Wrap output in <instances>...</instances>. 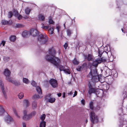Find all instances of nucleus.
<instances>
[{
    "mask_svg": "<svg viewBox=\"0 0 127 127\" xmlns=\"http://www.w3.org/2000/svg\"><path fill=\"white\" fill-rule=\"evenodd\" d=\"M13 112H14L15 114L16 115V116L18 117H19V116L17 114V112L16 111V110L15 109H13Z\"/></svg>",
    "mask_w": 127,
    "mask_h": 127,
    "instance_id": "43",
    "label": "nucleus"
},
{
    "mask_svg": "<svg viewBox=\"0 0 127 127\" xmlns=\"http://www.w3.org/2000/svg\"><path fill=\"white\" fill-rule=\"evenodd\" d=\"M64 47L65 49H66L68 46V45L67 43H65L64 45Z\"/></svg>",
    "mask_w": 127,
    "mask_h": 127,
    "instance_id": "45",
    "label": "nucleus"
},
{
    "mask_svg": "<svg viewBox=\"0 0 127 127\" xmlns=\"http://www.w3.org/2000/svg\"><path fill=\"white\" fill-rule=\"evenodd\" d=\"M31 10V9L29 8H27L25 9V11L27 14H29Z\"/></svg>",
    "mask_w": 127,
    "mask_h": 127,
    "instance_id": "24",
    "label": "nucleus"
},
{
    "mask_svg": "<svg viewBox=\"0 0 127 127\" xmlns=\"http://www.w3.org/2000/svg\"><path fill=\"white\" fill-rule=\"evenodd\" d=\"M3 46H4V44L5 43V42L4 41H2V42Z\"/></svg>",
    "mask_w": 127,
    "mask_h": 127,
    "instance_id": "60",
    "label": "nucleus"
},
{
    "mask_svg": "<svg viewBox=\"0 0 127 127\" xmlns=\"http://www.w3.org/2000/svg\"><path fill=\"white\" fill-rule=\"evenodd\" d=\"M23 82L26 84H28L29 82V80L26 78H23Z\"/></svg>",
    "mask_w": 127,
    "mask_h": 127,
    "instance_id": "21",
    "label": "nucleus"
},
{
    "mask_svg": "<svg viewBox=\"0 0 127 127\" xmlns=\"http://www.w3.org/2000/svg\"><path fill=\"white\" fill-rule=\"evenodd\" d=\"M122 31L123 32V29H122Z\"/></svg>",
    "mask_w": 127,
    "mask_h": 127,
    "instance_id": "64",
    "label": "nucleus"
},
{
    "mask_svg": "<svg viewBox=\"0 0 127 127\" xmlns=\"http://www.w3.org/2000/svg\"><path fill=\"white\" fill-rule=\"evenodd\" d=\"M37 103L36 102H33L32 104V107L33 108H34L37 107Z\"/></svg>",
    "mask_w": 127,
    "mask_h": 127,
    "instance_id": "35",
    "label": "nucleus"
},
{
    "mask_svg": "<svg viewBox=\"0 0 127 127\" xmlns=\"http://www.w3.org/2000/svg\"><path fill=\"white\" fill-rule=\"evenodd\" d=\"M46 123L44 121H42L40 124V127H45Z\"/></svg>",
    "mask_w": 127,
    "mask_h": 127,
    "instance_id": "29",
    "label": "nucleus"
},
{
    "mask_svg": "<svg viewBox=\"0 0 127 127\" xmlns=\"http://www.w3.org/2000/svg\"><path fill=\"white\" fill-rule=\"evenodd\" d=\"M82 67L80 66H78L77 68V70L79 71H80L82 69Z\"/></svg>",
    "mask_w": 127,
    "mask_h": 127,
    "instance_id": "39",
    "label": "nucleus"
},
{
    "mask_svg": "<svg viewBox=\"0 0 127 127\" xmlns=\"http://www.w3.org/2000/svg\"><path fill=\"white\" fill-rule=\"evenodd\" d=\"M41 25H42V26L41 27V28L43 29H44L45 28V26H44V24L43 23Z\"/></svg>",
    "mask_w": 127,
    "mask_h": 127,
    "instance_id": "53",
    "label": "nucleus"
},
{
    "mask_svg": "<svg viewBox=\"0 0 127 127\" xmlns=\"http://www.w3.org/2000/svg\"><path fill=\"white\" fill-rule=\"evenodd\" d=\"M23 127H26V124L25 123L23 124Z\"/></svg>",
    "mask_w": 127,
    "mask_h": 127,
    "instance_id": "59",
    "label": "nucleus"
},
{
    "mask_svg": "<svg viewBox=\"0 0 127 127\" xmlns=\"http://www.w3.org/2000/svg\"><path fill=\"white\" fill-rule=\"evenodd\" d=\"M67 35L70 36L71 33V31L70 30L68 29L67 31Z\"/></svg>",
    "mask_w": 127,
    "mask_h": 127,
    "instance_id": "38",
    "label": "nucleus"
},
{
    "mask_svg": "<svg viewBox=\"0 0 127 127\" xmlns=\"http://www.w3.org/2000/svg\"><path fill=\"white\" fill-rule=\"evenodd\" d=\"M73 93L72 92H70L69 93H68V94L69 95H71Z\"/></svg>",
    "mask_w": 127,
    "mask_h": 127,
    "instance_id": "56",
    "label": "nucleus"
},
{
    "mask_svg": "<svg viewBox=\"0 0 127 127\" xmlns=\"http://www.w3.org/2000/svg\"><path fill=\"white\" fill-rule=\"evenodd\" d=\"M54 30L53 28L50 27L48 30V32L50 34H52L54 33Z\"/></svg>",
    "mask_w": 127,
    "mask_h": 127,
    "instance_id": "23",
    "label": "nucleus"
},
{
    "mask_svg": "<svg viewBox=\"0 0 127 127\" xmlns=\"http://www.w3.org/2000/svg\"><path fill=\"white\" fill-rule=\"evenodd\" d=\"M4 61L5 62H7L9 60V58L7 56H4L3 57Z\"/></svg>",
    "mask_w": 127,
    "mask_h": 127,
    "instance_id": "31",
    "label": "nucleus"
},
{
    "mask_svg": "<svg viewBox=\"0 0 127 127\" xmlns=\"http://www.w3.org/2000/svg\"><path fill=\"white\" fill-rule=\"evenodd\" d=\"M16 38V37L15 36L12 35L9 38V39L11 41L14 42L15 41Z\"/></svg>",
    "mask_w": 127,
    "mask_h": 127,
    "instance_id": "20",
    "label": "nucleus"
},
{
    "mask_svg": "<svg viewBox=\"0 0 127 127\" xmlns=\"http://www.w3.org/2000/svg\"><path fill=\"white\" fill-rule=\"evenodd\" d=\"M45 58L48 62H50L57 68H59L60 71H64L65 69V67L59 64L61 63L60 60L55 56H46Z\"/></svg>",
    "mask_w": 127,
    "mask_h": 127,
    "instance_id": "1",
    "label": "nucleus"
},
{
    "mask_svg": "<svg viewBox=\"0 0 127 127\" xmlns=\"http://www.w3.org/2000/svg\"><path fill=\"white\" fill-rule=\"evenodd\" d=\"M4 112V110L0 106V116L2 115Z\"/></svg>",
    "mask_w": 127,
    "mask_h": 127,
    "instance_id": "28",
    "label": "nucleus"
},
{
    "mask_svg": "<svg viewBox=\"0 0 127 127\" xmlns=\"http://www.w3.org/2000/svg\"><path fill=\"white\" fill-rule=\"evenodd\" d=\"M87 59L88 61H90L92 59V58L91 57V56H88Z\"/></svg>",
    "mask_w": 127,
    "mask_h": 127,
    "instance_id": "48",
    "label": "nucleus"
},
{
    "mask_svg": "<svg viewBox=\"0 0 127 127\" xmlns=\"http://www.w3.org/2000/svg\"><path fill=\"white\" fill-rule=\"evenodd\" d=\"M46 117V115L45 114H43L41 115V120L43 121L45 119Z\"/></svg>",
    "mask_w": 127,
    "mask_h": 127,
    "instance_id": "36",
    "label": "nucleus"
},
{
    "mask_svg": "<svg viewBox=\"0 0 127 127\" xmlns=\"http://www.w3.org/2000/svg\"><path fill=\"white\" fill-rule=\"evenodd\" d=\"M36 90L38 93L39 94H42V92L39 86H37L36 88Z\"/></svg>",
    "mask_w": 127,
    "mask_h": 127,
    "instance_id": "19",
    "label": "nucleus"
},
{
    "mask_svg": "<svg viewBox=\"0 0 127 127\" xmlns=\"http://www.w3.org/2000/svg\"><path fill=\"white\" fill-rule=\"evenodd\" d=\"M31 84L33 86H36V84L34 81H32L31 83Z\"/></svg>",
    "mask_w": 127,
    "mask_h": 127,
    "instance_id": "42",
    "label": "nucleus"
},
{
    "mask_svg": "<svg viewBox=\"0 0 127 127\" xmlns=\"http://www.w3.org/2000/svg\"><path fill=\"white\" fill-rule=\"evenodd\" d=\"M107 55L112 56V54L111 51H109L107 52H106V53H105V55Z\"/></svg>",
    "mask_w": 127,
    "mask_h": 127,
    "instance_id": "40",
    "label": "nucleus"
},
{
    "mask_svg": "<svg viewBox=\"0 0 127 127\" xmlns=\"http://www.w3.org/2000/svg\"><path fill=\"white\" fill-rule=\"evenodd\" d=\"M88 77L91 78L93 81L94 82H97L99 80L98 74L95 68L93 69H92L89 73L87 76Z\"/></svg>",
    "mask_w": 127,
    "mask_h": 127,
    "instance_id": "2",
    "label": "nucleus"
},
{
    "mask_svg": "<svg viewBox=\"0 0 127 127\" xmlns=\"http://www.w3.org/2000/svg\"><path fill=\"white\" fill-rule=\"evenodd\" d=\"M16 86H18L20 85V83L19 82H17L15 81H13L12 83Z\"/></svg>",
    "mask_w": 127,
    "mask_h": 127,
    "instance_id": "33",
    "label": "nucleus"
},
{
    "mask_svg": "<svg viewBox=\"0 0 127 127\" xmlns=\"http://www.w3.org/2000/svg\"><path fill=\"white\" fill-rule=\"evenodd\" d=\"M89 105L90 108L92 110H93L94 108L93 102L92 101L90 102L89 104Z\"/></svg>",
    "mask_w": 127,
    "mask_h": 127,
    "instance_id": "25",
    "label": "nucleus"
},
{
    "mask_svg": "<svg viewBox=\"0 0 127 127\" xmlns=\"http://www.w3.org/2000/svg\"><path fill=\"white\" fill-rule=\"evenodd\" d=\"M13 15V14L12 12L11 11L9 12L8 13V17L9 18H11Z\"/></svg>",
    "mask_w": 127,
    "mask_h": 127,
    "instance_id": "37",
    "label": "nucleus"
},
{
    "mask_svg": "<svg viewBox=\"0 0 127 127\" xmlns=\"http://www.w3.org/2000/svg\"><path fill=\"white\" fill-rule=\"evenodd\" d=\"M105 53H106V52L103 49L102 50L100 49H99V55L98 56H101L102 54L105 55Z\"/></svg>",
    "mask_w": 127,
    "mask_h": 127,
    "instance_id": "16",
    "label": "nucleus"
},
{
    "mask_svg": "<svg viewBox=\"0 0 127 127\" xmlns=\"http://www.w3.org/2000/svg\"><path fill=\"white\" fill-rule=\"evenodd\" d=\"M38 41L41 44H47L48 43V38L47 35L42 34L39 35L38 38Z\"/></svg>",
    "mask_w": 127,
    "mask_h": 127,
    "instance_id": "3",
    "label": "nucleus"
},
{
    "mask_svg": "<svg viewBox=\"0 0 127 127\" xmlns=\"http://www.w3.org/2000/svg\"><path fill=\"white\" fill-rule=\"evenodd\" d=\"M49 22L50 24H53L54 23L53 20L51 19H49Z\"/></svg>",
    "mask_w": 127,
    "mask_h": 127,
    "instance_id": "41",
    "label": "nucleus"
},
{
    "mask_svg": "<svg viewBox=\"0 0 127 127\" xmlns=\"http://www.w3.org/2000/svg\"><path fill=\"white\" fill-rule=\"evenodd\" d=\"M88 56H91V54H89L88 55Z\"/></svg>",
    "mask_w": 127,
    "mask_h": 127,
    "instance_id": "63",
    "label": "nucleus"
},
{
    "mask_svg": "<svg viewBox=\"0 0 127 127\" xmlns=\"http://www.w3.org/2000/svg\"><path fill=\"white\" fill-rule=\"evenodd\" d=\"M18 96L19 98L20 99H21L23 97L24 94L22 93H19V95H18Z\"/></svg>",
    "mask_w": 127,
    "mask_h": 127,
    "instance_id": "34",
    "label": "nucleus"
},
{
    "mask_svg": "<svg viewBox=\"0 0 127 127\" xmlns=\"http://www.w3.org/2000/svg\"><path fill=\"white\" fill-rule=\"evenodd\" d=\"M1 23L3 25H6L8 24V22L6 20H2Z\"/></svg>",
    "mask_w": 127,
    "mask_h": 127,
    "instance_id": "30",
    "label": "nucleus"
},
{
    "mask_svg": "<svg viewBox=\"0 0 127 127\" xmlns=\"http://www.w3.org/2000/svg\"><path fill=\"white\" fill-rule=\"evenodd\" d=\"M45 28L44 29H45L46 30H47L48 29V27H49V26H45Z\"/></svg>",
    "mask_w": 127,
    "mask_h": 127,
    "instance_id": "58",
    "label": "nucleus"
},
{
    "mask_svg": "<svg viewBox=\"0 0 127 127\" xmlns=\"http://www.w3.org/2000/svg\"><path fill=\"white\" fill-rule=\"evenodd\" d=\"M64 71L65 73L67 74H70L71 73L70 70L68 69H65Z\"/></svg>",
    "mask_w": 127,
    "mask_h": 127,
    "instance_id": "22",
    "label": "nucleus"
},
{
    "mask_svg": "<svg viewBox=\"0 0 127 127\" xmlns=\"http://www.w3.org/2000/svg\"><path fill=\"white\" fill-rule=\"evenodd\" d=\"M22 26V25L20 24H18L16 25V27L17 28H21Z\"/></svg>",
    "mask_w": 127,
    "mask_h": 127,
    "instance_id": "44",
    "label": "nucleus"
},
{
    "mask_svg": "<svg viewBox=\"0 0 127 127\" xmlns=\"http://www.w3.org/2000/svg\"><path fill=\"white\" fill-rule=\"evenodd\" d=\"M38 18L39 20L42 21H43L45 20L44 16L43 15L41 14H39L38 15Z\"/></svg>",
    "mask_w": 127,
    "mask_h": 127,
    "instance_id": "17",
    "label": "nucleus"
},
{
    "mask_svg": "<svg viewBox=\"0 0 127 127\" xmlns=\"http://www.w3.org/2000/svg\"><path fill=\"white\" fill-rule=\"evenodd\" d=\"M50 84L53 88H56L58 86L57 81L55 79H51L49 81Z\"/></svg>",
    "mask_w": 127,
    "mask_h": 127,
    "instance_id": "9",
    "label": "nucleus"
},
{
    "mask_svg": "<svg viewBox=\"0 0 127 127\" xmlns=\"http://www.w3.org/2000/svg\"><path fill=\"white\" fill-rule=\"evenodd\" d=\"M24 105L26 107H28L30 105V103L29 101L27 100H25L24 101Z\"/></svg>",
    "mask_w": 127,
    "mask_h": 127,
    "instance_id": "18",
    "label": "nucleus"
},
{
    "mask_svg": "<svg viewBox=\"0 0 127 127\" xmlns=\"http://www.w3.org/2000/svg\"><path fill=\"white\" fill-rule=\"evenodd\" d=\"M6 79L8 81L12 83L13 80L11 77H10L9 76H8L7 77H6Z\"/></svg>",
    "mask_w": 127,
    "mask_h": 127,
    "instance_id": "32",
    "label": "nucleus"
},
{
    "mask_svg": "<svg viewBox=\"0 0 127 127\" xmlns=\"http://www.w3.org/2000/svg\"><path fill=\"white\" fill-rule=\"evenodd\" d=\"M48 53L51 56H55L56 54V52L53 48H50L48 50Z\"/></svg>",
    "mask_w": 127,
    "mask_h": 127,
    "instance_id": "12",
    "label": "nucleus"
},
{
    "mask_svg": "<svg viewBox=\"0 0 127 127\" xmlns=\"http://www.w3.org/2000/svg\"><path fill=\"white\" fill-rule=\"evenodd\" d=\"M30 32V34L33 36H36L38 34V31L35 29H32L31 30Z\"/></svg>",
    "mask_w": 127,
    "mask_h": 127,
    "instance_id": "11",
    "label": "nucleus"
},
{
    "mask_svg": "<svg viewBox=\"0 0 127 127\" xmlns=\"http://www.w3.org/2000/svg\"><path fill=\"white\" fill-rule=\"evenodd\" d=\"M28 18V17H27V16H26V17L25 18L26 19H27V18Z\"/></svg>",
    "mask_w": 127,
    "mask_h": 127,
    "instance_id": "62",
    "label": "nucleus"
},
{
    "mask_svg": "<svg viewBox=\"0 0 127 127\" xmlns=\"http://www.w3.org/2000/svg\"><path fill=\"white\" fill-rule=\"evenodd\" d=\"M5 120L7 123L9 124H10L11 123L13 122V119L9 116L8 115L5 118Z\"/></svg>",
    "mask_w": 127,
    "mask_h": 127,
    "instance_id": "13",
    "label": "nucleus"
},
{
    "mask_svg": "<svg viewBox=\"0 0 127 127\" xmlns=\"http://www.w3.org/2000/svg\"><path fill=\"white\" fill-rule=\"evenodd\" d=\"M100 109V107L99 106H97V107H96L95 109V110L96 111H97L99 109Z\"/></svg>",
    "mask_w": 127,
    "mask_h": 127,
    "instance_id": "50",
    "label": "nucleus"
},
{
    "mask_svg": "<svg viewBox=\"0 0 127 127\" xmlns=\"http://www.w3.org/2000/svg\"><path fill=\"white\" fill-rule=\"evenodd\" d=\"M90 120L91 122L93 124L94 122H97L98 119L97 116L95 114L94 112H91L90 115Z\"/></svg>",
    "mask_w": 127,
    "mask_h": 127,
    "instance_id": "6",
    "label": "nucleus"
},
{
    "mask_svg": "<svg viewBox=\"0 0 127 127\" xmlns=\"http://www.w3.org/2000/svg\"><path fill=\"white\" fill-rule=\"evenodd\" d=\"M73 63L75 65H77L79 64V62L75 58L73 61Z\"/></svg>",
    "mask_w": 127,
    "mask_h": 127,
    "instance_id": "27",
    "label": "nucleus"
},
{
    "mask_svg": "<svg viewBox=\"0 0 127 127\" xmlns=\"http://www.w3.org/2000/svg\"><path fill=\"white\" fill-rule=\"evenodd\" d=\"M81 102L83 105L84 104L85 101L84 100H81Z\"/></svg>",
    "mask_w": 127,
    "mask_h": 127,
    "instance_id": "54",
    "label": "nucleus"
},
{
    "mask_svg": "<svg viewBox=\"0 0 127 127\" xmlns=\"http://www.w3.org/2000/svg\"><path fill=\"white\" fill-rule=\"evenodd\" d=\"M15 15L16 16H18V15H19L18 12L17 11H15Z\"/></svg>",
    "mask_w": 127,
    "mask_h": 127,
    "instance_id": "51",
    "label": "nucleus"
},
{
    "mask_svg": "<svg viewBox=\"0 0 127 127\" xmlns=\"http://www.w3.org/2000/svg\"><path fill=\"white\" fill-rule=\"evenodd\" d=\"M4 75L6 77L9 76L11 74V72L8 69L6 68L4 69L3 71Z\"/></svg>",
    "mask_w": 127,
    "mask_h": 127,
    "instance_id": "14",
    "label": "nucleus"
},
{
    "mask_svg": "<svg viewBox=\"0 0 127 127\" xmlns=\"http://www.w3.org/2000/svg\"><path fill=\"white\" fill-rule=\"evenodd\" d=\"M64 27L65 28V23H64Z\"/></svg>",
    "mask_w": 127,
    "mask_h": 127,
    "instance_id": "61",
    "label": "nucleus"
},
{
    "mask_svg": "<svg viewBox=\"0 0 127 127\" xmlns=\"http://www.w3.org/2000/svg\"><path fill=\"white\" fill-rule=\"evenodd\" d=\"M111 57H112V56H108L109 58V60L111 62L113 60V56H112V59H111L110 58H111Z\"/></svg>",
    "mask_w": 127,
    "mask_h": 127,
    "instance_id": "47",
    "label": "nucleus"
},
{
    "mask_svg": "<svg viewBox=\"0 0 127 127\" xmlns=\"http://www.w3.org/2000/svg\"><path fill=\"white\" fill-rule=\"evenodd\" d=\"M77 92L76 91H75L74 92V94L73 96V97H74L75 96L77 95Z\"/></svg>",
    "mask_w": 127,
    "mask_h": 127,
    "instance_id": "52",
    "label": "nucleus"
},
{
    "mask_svg": "<svg viewBox=\"0 0 127 127\" xmlns=\"http://www.w3.org/2000/svg\"><path fill=\"white\" fill-rule=\"evenodd\" d=\"M62 94H63V98H65V93L64 92Z\"/></svg>",
    "mask_w": 127,
    "mask_h": 127,
    "instance_id": "55",
    "label": "nucleus"
},
{
    "mask_svg": "<svg viewBox=\"0 0 127 127\" xmlns=\"http://www.w3.org/2000/svg\"><path fill=\"white\" fill-rule=\"evenodd\" d=\"M51 94H49L46 95L45 97V99L48 100L49 102L51 103H53L55 102L56 99L55 97H51Z\"/></svg>",
    "mask_w": 127,
    "mask_h": 127,
    "instance_id": "8",
    "label": "nucleus"
},
{
    "mask_svg": "<svg viewBox=\"0 0 127 127\" xmlns=\"http://www.w3.org/2000/svg\"><path fill=\"white\" fill-rule=\"evenodd\" d=\"M27 111L26 110H24L23 111L24 115L23 117V118L25 120H29L33 116L36 114L35 112H33L31 114H27Z\"/></svg>",
    "mask_w": 127,
    "mask_h": 127,
    "instance_id": "5",
    "label": "nucleus"
},
{
    "mask_svg": "<svg viewBox=\"0 0 127 127\" xmlns=\"http://www.w3.org/2000/svg\"><path fill=\"white\" fill-rule=\"evenodd\" d=\"M42 97V96H40L39 95L36 94L34 95L33 97V98L34 99L39 98H41Z\"/></svg>",
    "mask_w": 127,
    "mask_h": 127,
    "instance_id": "26",
    "label": "nucleus"
},
{
    "mask_svg": "<svg viewBox=\"0 0 127 127\" xmlns=\"http://www.w3.org/2000/svg\"><path fill=\"white\" fill-rule=\"evenodd\" d=\"M61 93H58L57 94V95L59 97L61 95Z\"/></svg>",
    "mask_w": 127,
    "mask_h": 127,
    "instance_id": "57",
    "label": "nucleus"
},
{
    "mask_svg": "<svg viewBox=\"0 0 127 127\" xmlns=\"http://www.w3.org/2000/svg\"><path fill=\"white\" fill-rule=\"evenodd\" d=\"M99 56V58L95 60L93 63L92 65L95 67H97L98 64L102 62H105L106 61L105 59H103L102 58H101L100 57L101 56Z\"/></svg>",
    "mask_w": 127,
    "mask_h": 127,
    "instance_id": "4",
    "label": "nucleus"
},
{
    "mask_svg": "<svg viewBox=\"0 0 127 127\" xmlns=\"http://www.w3.org/2000/svg\"><path fill=\"white\" fill-rule=\"evenodd\" d=\"M0 86L1 87L3 95L5 98H7L6 93L7 91L5 89L3 83L2 81L0 80Z\"/></svg>",
    "mask_w": 127,
    "mask_h": 127,
    "instance_id": "7",
    "label": "nucleus"
},
{
    "mask_svg": "<svg viewBox=\"0 0 127 127\" xmlns=\"http://www.w3.org/2000/svg\"><path fill=\"white\" fill-rule=\"evenodd\" d=\"M22 34L23 37H27L30 35V32L29 31H25L23 32Z\"/></svg>",
    "mask_w": 127,
    "mask_h": 127,
    "instance_id": "15",
    "label": "nucleus"
},
{
    "mask_svg": "<svg viewBox=\"0 0 127 127\" xmlns=\"http://www.w3.org/2000/svg\"><path fill=\"white\" fill-rule=\"evenodd\" d=\"M89 87L88 93L90 95H91L92 93H95L96 91V89L94 88H93L91 84L89 86Z\"/></svg>",
    "mask_w": 127,
    "mask_h": 127,
    "instance_id": "10",
    "label": "nucleus"
},
{
    "mask_svg": "<svg viewBox=\"0 0 127 127\" xmlns=\"http://www.w3.org/2000/svg\"><path fill=\"white\" fill-rule=\"evenodd\" d=\"M18 16V18L19 20H20L22 18V16L21 15L19 14Z\"/></svg>",
    "mask_w": 127,
    "mask_h": 127,
    "instance_id": "46",
    "label": "nucleus"
},
{
    "mask_svg": "<svg viewBox=\"0 0 127 127\" xmlns=\"http://www.w3.org/2000/svg\"><path fill=\"white\" fill-rule=\"evenodd\" d=\"M60 28V27L59 26H57L56 27V29H57V31H58V33L59 32V29Z\"/></svg>",
    "mask_w": 127,
    "mask_h": 127,
    "instance_id": "49",
    "label": "nucleus"
}]
</instances>
